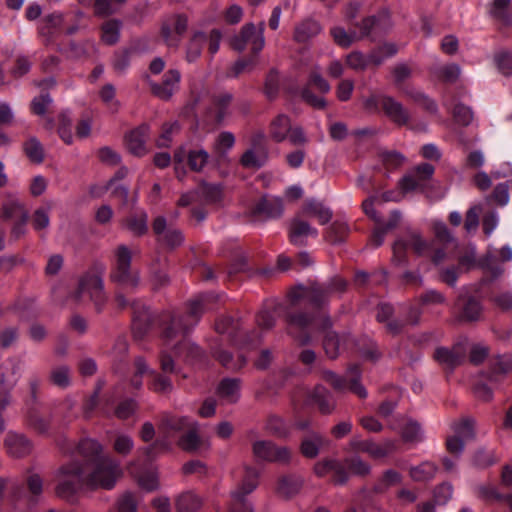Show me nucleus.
I'll return each instance as SVG.
<instances>
[{
	"label": "nucleus",
	"instance_id": "f257e3e1",
	"mask_svg": "<svg viewBox=\"0 0 512 512\" xmlns=\"http://www.w3.org/2000/svg\"><path fill=\"white\" fill-rule=\"evenodd\" d=\"M76 452L83 458L84 465L71 461L60 468L56 487L60 498L70 499L83 487L112 489L122 476L119 462L105 454L98 441L82 439Z\"/></svg>",
	"mask_w": 512,
	"mask_h": 512
},
{
	"label": "nucleus",
	"instance_id": "f03ea898",
	"mask_svg": "<svg viewBox=\"0 0 512 512\" xmlns=\"http://www.w3.org/2000/svg\"><path fill=\"white\" fill-rule=\"evenodd\" d=\"M214 294H201L188 303L187 314L182 316L166 311L160 316L162 340L167 347H172L177 354L187 351V358L197 359L201 356L200 348L187 338L188 333L197 325L208 304L216 299Z\"/></svg>",
	"mask_w": 512,
	"mask_h": 512
},
{
	"label": "nucleus",
	"instance_id": "7ed1b4c3",
	"mask_svg": "<svg viewBox=\"0 0 512 512\" xmlns=\"http://www.w3.org/2000/svg\"><path fill=\"white\" fill-rule=\"evenodd\" d=\"M288 324L297 329L292 336L301 346L312 343L315 332L324 331L331 326L329 317L320 312L296 311L287 315Z\"/></svg>",
	"mask_w": 512,
	"mask_h": 512
},
{
	"label": "nucleus",
	"instance_id": "20e7f679",
	"mask_svg": "<svg viewBox=\"0 0 512 512\" xmlns=\"http://www.w3.org/2000/svg\"><path fill=\"white\" fill-rule=\"evenodd\" d=\"M132 251L128 246L121 244L114 251V260L110 272L112 282L122 285L128 289H136L140 283L137 271L131 267Z\"/></svg>",
	"mask_w": 512,
	"mask_h": 512
},
{
	"label": "nucleus",
	"instance_id": "39448f33",
	"mask_svg": "<svg viewBox=\"0 0 512 512\" xmlns=\"http://www.w3.org/2000/svg\"><path fill=\"white\" fill-rule=\"evenodd\" d=\"M215 329L220 334H227L231 341L243 347L255 346L262 338V335L257 331L244 332L240 321L228 316L219 318L215 324Z\"/></svg>",
	"mask_w": 512,
	"mask_h": 512
},
{
	"label": "nucleus",
	"instance_id": "423d86ee",
	"mask_svg": "<svg viewBox=\"0 0 512 512\" xmlns=\"http://www.w3.org/2000/svg\"><path fill=\"white\" fill-rule=\"evenodd\" d=\"M116 303L119 308L131 306L133 311L132 330L135 338L141 339L150 330L152 326V315L149 309L140 301L130 302L121 293L115 296Z\"/></svg>",
	"mask_w": 512,
	"mask_h": 512
},
{
	"label": "nucleus",
	"instance_id": "0eeeda50",
	"mask_svg": "<svg viewBox=\"0 0 512 512\" xmlns=\"http://www.w3.org/2000/svg\"><path fill=\"white\" fill-rule=\"evenodd\" d=\"M86 294L94 303L97 312H101L107 301L101 275L91 272L83 275L79 281L78 289L75 292V298L80 300Z\"/></svg>",
	"mask_w": 512,
	"mask_h": 512
},
{
	"label": "nucleus",
	"instance_id": "6e6552de",
	"mask_svg": "<svg viewBox=\"0 0 512 512\" xmlns=\"http://www.w3.org/2000/svg\"><path fill=\"white\" fill-rule=\"evenodd\" d=\"M411 249L418 256H424L431 251V245L423 240L416 232H408L404 237L397 239L393 244V260L397 264H405L407 250Z\"/></svg>",
	"mask_w": 512,
	"mask_h": 512
},
{
	"label": "nucleus",
	"instance_id": "1a4fd4ad",
	"mask_svg": "<svg viewBox=\"0 0 512 512\" xmlns=\"http://www.w3.org/2000/svg\"><path fill=\"white\" fill-rule=\"evenodd\" d=\"M259 473L254 468H246L244 479L239 487L232 492V503L229 512H254L246 496L258 486Z\"/></svg>",
	"mask_w": 512,
	"mask_h": 512
},
{
	"label": "nucleus",
	"instance_id": "9d476101",
	"mask_svg": "<svg viewBox=\"0 0 512 512\" xmlns=\"http://www.w3.org/2000/svg\"><path fill=\"white\" fill-rule=\"evenodd\" d=\"M254 456L262 461L287 465L292 459V451L287 446H279L269 440H258L252 445Z\"/></svg>",
	"mask_w": 512,
	"mask_h": 512
},
{
	"label": "nucleus",
	"instance_id": "9b49d317",
	"mask_svg": "<svg viewBox=\"0 0 512 512\" xmlns=\"http://www.w3.org/2000/svg\"><path fill=\"white\" fill-rule=\"evenodd\" d=\"M360 375L361 373L359 366L352 365L347 371L348 380L338 376L332 371H325L323 373V378L338 391L349 389L358 397L365 398L367 396V391L365 387L360 383Z\"/></svg>",
	"mask_w": 512,
	"mask_h": 512
},
{
	"label": "nucleus",
	"instance_id": "f8f14e48",
	"mask_svg": "<svg viewBox=\"0 0 512 512\" xmlns=\"http://www.w3.org/2000/svg\"><path fill=\"white\" fill-rule=\"evenodd\" d=\"M263 30V23L259 28H256L252 23L244 25L240 33L232 38V48L238 52H242L245 50L247 45H250L252 53L257 55L263 49L265 44Z\"/></svg>",
	"mask_w": 512,
	"mask_h": 512
},
{
	"label": "nucleus",
	"instance_id": "ddd939ff",
	"mask_svg": "<svg viewBox=\"0 0 512 512\" xmlns=\"http://www.w3.org/2000/svg\"><path fill=\"white\" fill-rule=\"evenodd\" d=\"M222 198V190L219 185L202 183L195 191L185 193L178 201L179 206H188L192 203L216 204Z\"/></svg>",
	"mask_w": 512,
	"mask_h": 512
},
{
	"label": "nucleus",
	"instance_id": "4468645a",
	"mask_svg": "<svg viewBox=\"0 0 512 512\" xmlns=\"http://www.w3.org/2000/svg\"><path fill=\"white\" fill-rule=\"evenodd\" d=\"M233 94L227 91L218 92L212 95L210 106L206 110V116L214 124L221 125L232 114L231 104Z\"/></svg>",
	"mask_w": 512,
	"mask_h": 512
},
{
	"label": "nucleus",
	"instance_id": "2eb2a0df",
	"mask_svg": "<svg viewBox=\"0 0 512 512\" xmlns=\"http://www.w3.org/2000/svg\"><path fill=\"white\" fill-rule=\"evenodd\" d=\"M283 202L278 197L263 196L251 208L250 215L254 220H271L282 216Z\"/></svg>",
	"mask_w": 512,
	"mask_h": 512
},
{
	"label": "nucleus",
	"instance_id": "dca6fc26",
	"mask_svg": "<svg viewBox=\"0 0 512 512\" xmlns=\"http://www.w3.org/2000/svg\"><path fill=\"white\" fill-rule=\"evenodd\" d=\"M181 74L177 69L167 70L161 82L149 81L151 92L157 98L168 101L179 90Z\"/></svg>",
	"mask_w": 512,
	"mask_h": 512
},
{
	"label": "nucleus",
	"instance_id": "f3484780",
	"mask_svg": "<svg viewBox=\"0 0 512 512\" xmlns=\"http://www.w3.org/2000/svg\"><path fill=\"white\" fill-rule=\"evenodd\" d=\"M433 173L434 167L431 164H420L401 179L400 186L404 192L424 191Z\"/></svg>",
	"mask_w": 512,
	"mask_h": 512
},
{
	"label": "nucleus",
	"instance_id": "a211bd4d",
	"mask_svg": "<svg viewBox=\"0 0 512 512\" xmlns=\"http://www.w3.org/2000/svg\"><path fill=\"white\" fill-rule=\"evenodd\" d=\"M187 26V18L183 15H176L168 19L161 28V36L165 44L170 48H177Z\"/></svg>",
	"mask_w": 512,
	"mask_h": 512
},
{
	"label": "nucleus",
	"instance_id": "6ab92c4d",
	"mask_svg": "<svg viewBox=\"0 0 512 512\" xmlns=\"http://www.w3.org/2000/svg\"><path fill=\"white\" fill-rule=\"evenodd\" d=\"M288 234L292 244L303 246L306 245L308 237L316 238L318 236V231L304 220L303 215L299 213L291 219Z\"/></svg>",
	"mask_w": 512,
	"mask_h": 512
},
{
	"label": "nucleus",
	"instance_id": "aec40b11",
	"mask_svg": "<svg viewBox=\"0 0 512 512\" xmlns=\"http://www.w3.org/2000/svg\"><path fill=\"white\" fill-rule=\"evenodd\" d=\"M152 228L153 232L157 236V241L168 248L172 249L178 247L184 241V237L180 230L167 228V222L163 216L155 218Z\"/></svg>",
	"mask_w": 512,
	"mask_h": 512
},
{
	"label": "nucleus",
	"instance_id": "412c9836",
	"mask_svg": "<svg viewBox=\"0 0 512 512\" xmlns=\"http://www.w3.org/2000/svg\"><path fill=\"white\" fill-rule=\"evenodd\" d=\"M173 160L178 163H184L187 161L190 170L194 172H201L208 163L209 154L203 148L187 151L184 146H180L175 150Z\"/></svg>",
	"mask_w": 512,
	"mask_h": 512
},
{
	"label": "nucleus",
	"instance_id": "4be33fe9",
	"mask_svg": "<svg viewBox=\"0 0 512 512\" xmlns=\"http://www.w3.org/2000/svg\"><path fill=\"white\" fill-rule=\"evenodd\" d=\"M381 107L385 115L399 126L407 125L411 119L408 109L393 97L381 96Z\"/></svg>",
	"mask_w": 512,
	"mask_h": 512
},
{
	"label": "nucleus",
	"instance_id": "5701e85b",
	"mask_svg": "<svg viewBox=\"0 0 512 512\" xmlns=\"http://www.w3.org/2000/svg\"><path fill=\"white\" fill-rule=\"evenodd\" d=\"M4 446L7 453L15 458L25 457L32 451L31 441L24 434L12 431L6 434Z\"/></svg>",
	"mask_w": 512,
	"mask_h": 512
},
{
	"label": "nucleus",
	"instance_id": "b1692460",
	"mask_svg": "<svg viewBox=\"0 0 512 512\" xmlns=\"http://www.w3.org/2000/svg\"><path fill=\"white\" fill-rule=\"evenodd\" d=\"M329 297L331 296L327 292L324 284H313L309 288L301 290L299 293L294 292L292 294V301L296 303L299 299L303 298L314 308L319 309L328 301Z\"/></svg>",
	"mask_w": 512,
	"mask_h": 512
},
{
	"label": "nucleus",
	"instance_id": "393cba45",
	"mask_svg": "<svg viewBox=\"0 0 512 512\" xmlns=\"http://www.w3.org/2000/svg\"><path fill=\"white\" fill-rule=\"evenodd\" d=\"M314 471L320 477L333 472V482L335 484L343 485L348 481V473L345 470V466L336 460L327 459L320 461L315 464Z\"/></svg>",
	"mask_w": 512,
	"mask_h": 512
},
{
	"label": "nucleus",
	"instance_id": "a878e982",
	"mask_svg": "<svg viewBox=\"0 0 512 512\" xmlns=\"http://www.w3.org/2000/svg\"><path fill=\"white\" fill-rule=\"evenodd\" d=\"M149 130L150 128L147 124H142L126 136L127 148L132 154L142 156L147 152L146 140Z\"/></svg>",
	"mask_w": 512,
	"mask_h": 512
},
{
	"label": "nucleus",
	"instance_id": "bb28decb",
	"mask_svg": "<svg viewBox=\"0 0 512 512\" xmlns=\"http://www.w3.org/2000/svg\"><path fill=\"white\" fill-rule=\"evenodd\" d=\"M465 357V349L461 345H455L452 349L439 347L435 350L434 358L446 368L453 369L458 366Z\"/></svg>",
	"mask_w": 512,
	"mask_h": 512
},
{
	"label": "nucleus",
	"instance_id": "cd10ccee",
	"mask_svg": "<svg viewBox=\"0 0 512 512\" xmlns=\"http://www.w3.org/2000/svg\"><path fill=\"white\" fill-rule=\"evenodd\" d=\"M27 425L39 434H47L50 428L51 414L42 411L37 406H32L27 411Z\"/></svg>",
	"mask_w": 512,
	"mask_h": 512
},
{
	"label": "nucleus",
	"instance_id": "c85d7f7f",
	"mask_svg": "<svg viewBox=\"0 0 512 512\" xmlns=\"http://www.w3.org/2000/svg\"><path fill=\"white\" fill-rule=\"evenodd\" d=\"M178 445L181 449L187 452L199 451L202 447H208L206 442L198 434V423L195 422L191 425L187 432L184 433L178 440Z\"/></svg>",
	"mask_w": 512,
	"mask_h": 512
},
{
	"label": "nucleus",
	"instance_id": "c756f323",
	"mask_svg": "<svg viewBox=\"0 0 512 512\" xmlns=\"http://www.w3.org/2000/svg\"><path fill=\"white\" fill-rule=\"evenodd\" d=\"M290 130V118L285 114H279L270 123L269 136L273 141L280 143L287 139Z\"/></svg>",
	"mask_w": 512,
	"mask_h": 512
},
{
	"label": "nucleus",
	"instance_id": "7c9ffc66",
	"mask_svg": "<svg viewBox=\"0 0 512 512\" xmlns=\"http://www.w3.org/2000/svg\"><path fill=\"white\" fill-rule=\"evenodd\" d=\"M213 357L226 369L231 371H237L246 365V357L242 354H239L237 358H234L233 355L220 348L216 347L212 350Z\"/></svg>",
	"mask_w": 512,
	"mask_h": 512
},
{
	"label": "nucleus",
	"instance_id": "2f4dec72",
	"mask_svg": "<svg viewBox=\"0 0 512 512\" xmlns=\"http://www.w3.org/2000/svg\"><path fill=\"white\" fill-rule=\"evenodd\" d=\"M510 372H512V357L510 355H499L491 360L488 379L497 382Z\"/></svg>",
	"mask_w": 512,
	"mask_h": 512
},
{
	"label": "nucleus",
	"instance_id": "473e14b6",
	"mask_svg": "<svg viewBox=\"0 0 512 512\" xmlns=\"http://www.w3.org/2000/svg\"><path fill=\"white\" fill-rule=\"evenodd\" d=\"M299 213L303 216L316 217L322 225L328 223L332 218V211L314 199L306 201Z\"/></svg>",
	"mask_w": 512,
	"mask_h": 512
},
{
	"label": "nucleus",
	"instance_id": "72a5a7b5",
	"mask_svg": "<svg viewBox=\"0 0 512 512\" xmlns=\"http://www.w3.org/2000/svg\"><path fill=\"white\" fill-rule=\"evenodd\" d=\"M321 30L322 27L317 21L306 19L295 27L294 39L299 43H305L318 35Z\"/></svg>",
	"mask_w": 512,
	"mask_h": 512
},
{
	"label": "nucleus",
	"instance_id": "f704fd0d",
	"mask_svg": "<svg viewBox=\"0 0 512 512\" xmlns=\"http://www.w3.org/2000/svg\"><path fill=\"white\" fill-rule=\"evenodd\" d=\"M303 484V480L296 475L281 476L278 480L277 493L285 498H290L297 494Z\"/></svg>",
	"mask_w": 512,
	"mask_h": 512
},
{
	"label": "nucleus",
	"instance_id": "c9c22d12",
	"mask_svg": "<svg viewBox=\"0 0 512 512\" xmlns=\"http://www.w3.org/2000/svg\"><path fill=\"white\" fill-rule=\"evenodd\" d=\"M217 393L228 403L236 402L240 395V380L237 378L223 379L218 386Z\"/></svg>",
	"mask_w": 512,
	"mask_h": 512
},
{
	"label": "nucleus",
	"instance_id": "e433bc0d",
	"mask_svg": "<svg viewBox=\"0 0 512 512\" xmlns=\"http://www.w3.org/2000/svg\"><path fill=\"white\" fill-rule=\"evenodd\" d=\"M195 421L185 416H175L171 414H164L161 418L159 425L166 433L170 431L179 432L188 429Z\"/></svg>",
	"mask_w": 512,
	"mask_h": 512
},
{
	"label": "nucleus",
	"instance_id": "4c0bfd02",
	"mask_svg": "<svg viewBox=\"0 0 512 512\" xmlns=\"http://www.w3.org/2000/svg\"><path fill=\"white\" fill-rule=\"evenodd\" d=\"M311 401L323 414H330L334 409V401L326 388L317 386L311 394Z\"/></svg>",
	"mask_w": 512,
	"mask_h": 512
},
{
	"label": "nucleus",
	"instance_id": "58836bf2",
	"mask_svg": "<svg viewBox=\"0 0 512 512\" xmlns=\"http://www.w3.org/2000/svg\"><path fill=\"white\" fill-rule=\"evenodd\" d=\"M341 464L345 466L348 478L350 475L365 477L371 472L370 464L362 460L358 455L345 458Z\"/></svg>",
	"mask_w": 512,
	"mask_h": 512
},
{
	"label": "nucleus",
	"instance_id": "ea45409f",
	"mask_svg": "<svg viewBox=\"0 0 512 512\" xmlns=\"http://www.w3.org/2000/svg\"><path fill=\"white\" fill-rule=\"evenodd\" d=\"M511 1L512 0H492L488 5L489 16L505 25L510 24L511 17L509 7Z\"/></svg>",
	"mask_w": 512,
	"mask_h": 512
},
{
	"label": "nucleus",
	"instance_id": "a19ab883",
	"mask_svg": "<svg viewBox=\"0 0 512 512\" xmlns=\"http://www.w3.org/2000/svg\"><path fill=\"white\" fill-rule=\"evenodd\" d=\"M267 161V155L265 150H259L257 148H250L246 150L240 158V163L244 168L248 169H259Z\"/></svg>",
	"mask_w": 512,
	"mask_h": 512
},
{
	"label": "nucleus",
	"instance_id": "79ce46f5",
	"mask_svg": "<svg viewBox=\"0 0 512 512\" xmlns=\"http://www.w3.org/2000/svg\"><path fill=\"white\" fill-rule=\"evenodd\" d=\"M323 443L324 438L319 433L312 432L303 438L300 445V451L307 458H315Z\"/></svg>",
	"mask_w": 512,
	"mask_h": 512
},
{
	"label": "nucleus",
	"instance_id": "37998d69",
	"mask_svg": "<svg viewBox=\"0 0 512 512\" xmlns=\"http://www.w3.org/2000/svg\"><path fill=\"white\" fill-rule=\"evenodd\" d=\"M63 23V14L56 12L51 13L43 18L41 25L39 26V33L49 41L53 37L54 30L60 28Z\"/></svg>",
	"mask_w": 512,
	"mask_h": 512
},
{
	"label": "nucleus",
	"instance_id": "c03bdc74",
	"mask_svg": "<svg viewBox=\"0 0 512 512\" xmlns=\"http://www.w3.org/2000/svg\"><path fill=\"white\" fill-rule=\"evenodd\" d=\"M349 232L350 228L347 223L335 221L326 229L324 236L332 244H341L346 240Z\"/></svg>",
	"mask_w": 512,
	"mask_h": 512
},
{
	"label": "nucleus",
	"instance_id": "a18cd8bd",
	"mask_svg": "<svg viewBox=\"0 0 512 512\" xmlns=\"http://www.w3.org/2000/svg\"><path fill=\"white\" fill-rule=\"evenodd\" d=\"M349 446L352 451L367 453L373 459L383 458V454L378 448V443L372 440H361L358 437H354L351 439Z\"/></svg>",
	"mask_w": 512,
	"mask_h": 512
},
{
	"label": "nucleus",
	"instance_id": "49530a36",
	"mask_svg": "<svg viewBox=\"0 0 512 512\" xmlns=\"http://www.w3.org/2000/svg\"><path fill=\"white\" fill-rule=\"evenodd\" d=\"M402 475L394 469H388L383 472L377 483L373 487L375 493L386 492L390 487L400 484Z\"/></svg>",
	"mask_w": 512,
	"mask_h": 512
},
{
	"label": "nucleus",
	"instance_id": "de8ad7c7",
	"mask_svg": "<svg viewBox=\"0 0 512 512\" xmlns=\"http://www.w3.org/2000/svg\"><path fill=\"white\" fill-rule=\"evenodd\" d=\"M22 214H28L25 210L24 206L20 203V201L15 197H8L3 205L1 210V216L4 220L10 219H19L22 217Z\"/></svg>",
	"mask_w": 512,
	"mask_h": 512
},
{
	"label": "nucleus",
	"instance_id": "09e8293b",
	"mask_svg": "<svg viewBox=\"0 0 512 512\" xmlns=\"http://www.w3.org/2000/svg\"><path fill=\"white\" fill-rule=\"evenodd\" d=\"M330 34L334 42L342 48H348L354 42L359 41V37L356 31L348 32L341 26H335L331 28Z\"/></svg>",
	"mask_w": 512,
	"mask_h": 512
},
{
	"label": "nucleus",
	"instance_id": "8fccbe9b",
	"mask_svg": "<svg viewBox=\"0 0 512 512\" xmlns=\"http://www.w3.org/2000/svg\"><path fill=\"white\" fill-rule=\"evenodd\" d=\"M437 472V467L434 463L423 462L418 466L410 468V477L414 481L424 482L434 478Z\"/></svg>",
	"mask_w": 512,
	"mask_h": 512
},
{
	"label": "nucleus",
	"instance_id": "3c124183",
	"mask_svg": "<svg viewBox=\"0 0 512 512\" xmlns=\"http://www.w3.org/2000/svg\"><path fill=\"white\" fill-rule=\"evenodd\" d=\"M265 430L269 434L278 438H286L289 436L288 426L286 425L285 421L277 415H270L267 418Z\"/></svg>",
	"mask_w": 512,
	"mask_h": 512
},
{
	"label": "nucleus",
	"instance_id": "603ef678",
	"mask_svg": "<svg viewBox=\"0 0 512 512\" xmlns=\"http://www.w3.org/2000/svg\"><path fill=\"white\" fill-rule=\"evenodd\" d=\"M481 311L480 302L474 297H469L461 308L460 319L463 321H477L480 318Z\"/></svg>",
	"mask_w": 512,
	"mask_h": 512
},
{
	"label": "nucleus",
	"instance_id": "864d4df0",
	"mask_svg": "<svg viewBox=\"0 0 512 512\" xmlns=\"http://www.w3.org/2000/svg\"><path fill=\"white\" fill-rule=\"evenodd\" d=\"M149 375L152 376V381L149 384L151 390L157 393H168L172 391L173 384L168 374H159L149 368Z\"/></svg>",
	"mask_w": 512,
	"mask_h": 512
},
{
	"label": "nucleus",
	"instance_id": "5fc2aeb1",
	"mask_svg": "<svg viewBox=\"0 0 512 512\" xmlns=\"http://www.w3.org/2000/svg\"><path fill=\"white\" fill-rule=\"evenodd\" d=\"M200 506V498L191 492L183 493L176 501V508L178 512H195L200 508Z\"/></svg>",
	"mask_w": 512,
	"mask_h": 512
},
{
	"label": "nucleus",
	"instance_id": "6e6d98bb",
	"mask_svg": "<svg viewBox=\"0 0 512 512\" xmlns=\"http://www.w3.org/2000/svg\"><path fill=\"white\" fill-rule=\"evenodd\" d=\"M433 73L444 82L454 83L460 76L461 68L458 64L451 63L434 67Z\"/></svg>",
	"mask_w": 512,
	"mask_h": 512
},
{
	"label": "nucleus",
	"instance_id": "4d7b16f0",
	"mask_svg": "<svg viewBox=\"0 0 512 512\" xmlns=\"http://www.w3.org/2000/svg\"><path fill=\"white\" fill-rule=\"evenodd\" d=\"M120 22L109 20L102 25V41L107 45H113L118 42L120 36Z\"/></svg>",
	"mask_w": 512,
	"mask_h": 512
},
{
	"label": "nucleus",
	"instance_id": "13d9d810",
	"mask_svg": "<svg viewBox=\"0 0 512 512\" xmlns=\"http://www.w3.org/2000/svg\"><path fill=\"white\" fill-rule=\"evenodd\" d=\"M205 39L206 37L202 32H197L193 35L186 50V59L188 62H194L198 59Z\"/></svg>",
	"mask_w": 512,
	"mask_h": 512
},
{
	"label": "nucleus",
	"instance_id": "bf43d9fd",
	"mask_svg": "<svg viewBox=\"0 0 512 512\" xmlns=\"http://www.w3.org/2000/svg\"><path fill=\"white\" fill-rule=\"evenodd\" d=\"M402 437L406 442H421L424 439L420 424L409 420L402 429Z\"/></svg>",
	"mask_w": 512,
	"mask_h": 512
},
{
	"label": "nucleus",
	"instance_id": "052dcab7",
	"mask_svg": "<svg viewBox=\"0 0 512 512\" xmlns=\"http://www.w3.org/2000/svg\"><path fill=\"white\" fill-rule=\"evenodd\" d=\"M127 228L137 236H141L147 232V215L145 213H140L136 215H131L126 220Z\"/></svg>",
	"mask_w": 512,
	"mask_h": 512
},
{
	"label": "nucleus",
	"instance_id": "680f3d73",
	"mask_svg": "<svg viewBox=\"0 0 512 512\" xmlns=\"http://www.w3.org/2000/svg\"><path fill=\"white\" fill-rule=\"evenodd\" d=\"M50 206L37 208L32 215V225L36 231L46 229L50 223Z\"/></svg>",
	"mask_w": 512,
	"mask_h": 512
},
{
	"label": "nucleus",
	"instance_id": "e2e57ef3",
	"mask_svg": "<svg viewBox=\"0 0 512 512\" xmlns=\"http://www.w3.org/2000/svg\"><path fill=\"white\" fill-rule=\"evenodd\" d=\"M383 17L384 16H369L364 18L360 23L354 24L356 27L360 29V32L357 33L359 40L370 36L374 30L378 29L380 25V20Z\"/></svg>",
	"mask_w": 512,
	"mask_h": 512
},
{
	"label": "nucleus",
	"instance_id": "0e129e2a",
	"mask_svg": "<svg viewBox=\"0 0 512 512\" xmlns=\"http://www.w3.org/2000/svg\"><path fill=\"white\" fill-rule=\"evenodd\" d=\"M50 379L56 386L66 388L70 385V368L66 365L57 366L52 369Z\"/></svg>",
	"mask_w": 512,
	"mask_h": 512
},
{
	"label": "nucleus",
	"instance_id": "69168bd1",
	"mask_svg": "<svg viewBox=\"0 0 512 512\" xmlns=\"http://www.w3.org/2000/svg\"><path fill=\"white\" fill-rule=\"evenodd\" d=\"M235 144V137L229 131L221 132L214 143V151L219 155H224Z\"/></svg>",
	"mask_w": 512,
	"mask_h": 512
},
{
	"label": "nucleus",
	"instance_id": "338daca9",
	"mask_svg": "<svg viewBox=\"0 0 512 512\" xmlns=\"http://www.w3.org/2000/svg\"><path fill=\"white\" fill-rule=\"evenodd\" d=\"M24 151L31 161L36 163H41L43 161V148L36 138H30L25 142Z\"/></svg>",
	"mask_w": 512,
	"mask_h": 512
},
{
	"label": "nucleus",
	"instance_id": "774afa93",
	"mask_svg": "<svg viewBox=\"0 0 512 512\" xmlns=\"http://www.w3.org/2000/svg\"><path fill=\"white\" fill-rule=\"evenodd\" d=\"M495 62L503 75L512 74V52L501 51L495 55Z\"/></svg>",
	"mask_w": 512,
	"mask_h": 512
}]
</instances>
